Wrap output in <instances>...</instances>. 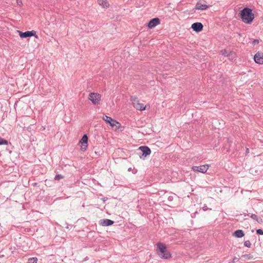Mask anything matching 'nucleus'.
<instances>
[{
	"label": "nucleus",
	"instance_id": "24",
	"mask_svg": "<svg viewBox=\"0 0 263 263\" xmlns=\"http://www.w3.org/2000/svg\"><path fill=\"white\" fill-rule=\"evenodd\" d=\"M256 233L258 235H263V230L261 229L256 230Z\"/></svg>",
	"mask_w": 263,
	"mask_h": 263
},
{
	"label": "nucleus",
	"instance_id": "14",
	"mask_svg": "<svg viewBox=\"0 0 263 263\" xmlns=\"http://www.w3.org/2000/svg\"><path fill=\"white\" fill-rule=\"evenodd\" d=\"M209 7V6L206 4H202L201 3L198 2L195 6V9L197 10H204Z\"/></svg>",
	"mask_w": 263,
	"mask_h": 263
},
{
	"label": "nucleus",
	"instance_id": "11",
	"mask_svg": "<svg viewBox=\"0 0 263 263\" xmlns=\"http://www.w3.org/2000/svg\"><path fill=\"white\" fill-rule=\"evenodd\" d=\"M254 61L258 64H263V52H257L254 56Z\"/></svg>",
	"mask_w": 263,
	"mask_h": 263
},
{
	"label": "nucleus",
	"instance_id": "15",
	"mask_svg": "<svg viewBox=\"0 0 263 263\" xmlns=\"http://www.w3.org/2000/svg\"><path fill=\"white\" fill-rule=\"evenodd\" d=\"M245 235L244 232L241 230H238L234 232V236L237 238L242 237Z\"/></svg>",
	"mask_w": 263,
	"mask_h": 263
},
{
	"label": "nucleus",
	"instance_id": "9",
	"mask_svg": "<svg viewBox=\"0 0 263 263\" xmlns=\"http://www.w3.org/2000/svg\"><path fill=\"white\" fill-rule=\"evenodd\" d=\"M160 24V20L158 17L151 19L147 24V27L149 29H152Z\"/></svg>",
	"mask_w": 263,
	"mask_h": 263
},
{
	"label": "nucleus",
	"instance_id": "10",
	"mask_svg": "<svg viewBox=\"0 0 263 263\" xmlns=\"http://www.w3.org/2000/svg\"><path fill=\"white\" fill-rule=\"evenodd\" d=\"M88 137L86 135H84L80 141L82 144L81 149L83 152L85 151L87 148Z\"/></svg>",
	"mask_w": 263,
	"mask_h": 263
},
{
	"label": "nucleus",
	"instance_id": "16",
	"mask_svg": "<svg viewBox=\"0 0 263 263\" xmlns=\"http://www.w3.org/2000/svg\"><path fill=\"white\" fill-rule=\"evenodd\" d=\"M250 217L252 219L255 220L259 223H262L263 222V220L256 214H252L250 215Z\"/></svg>",
	"mask_w": 263,
	"mask_h": 263
},
{
	"label": "nucleus",
	"instance_id": "12",
	"mask_svg": "<svg viewBox=\"0 0 263 263\" xmlns=\"http://www.w3.org/2000/svg\"><path fill=\"white\" fill-rule=\"evenodd\" d=\"M203 26L199 22L194 23L192 25L191 28L196 32H199L203 30Z\"/></svg>",
	"mask_w": 263,
	"mask_h": 263
},
{
	"label": "nucleus",
	"instance_id": "17",
	"mask_svg": "<svg viewBox=\"0 0 263 263\" xmlns=\"http://www.w3.org/2000/svg\"><path fill=\"white\" fill-rule=\"evenodd\" d=\"M98 4L102 6L104 8H106L108 7V4L106 2V0H98Z\"/></svg>",
	"mask_w": 263,
	"mask_h": 263
},
{
	"label": "nucleus",
	"instance_id": "1",
	"mask_svg": "<svg viewBox=\"0 0 263 263\" xmlns=\"http://www.w3.org/2000/svg\"><path fill=\"white\" fill-rule=\"evenodd\" d=\"M239 16L241 21L248 24H250L254 18L252 9L248 7L242 9L239 13Z\"/></svg>",
	"mask_w": 263,
	"mask_h": 263
},
{
	"label": "nucleus",
	"instance_id": "3",
	"mask_svg": "<svg viewBox=\"0 0 263 263\" xmlns=\"http://www.w3.org/2000/svg\"><path fill=\"white\" fill-rule=\"evenodd\" d=\"M130 101L132 102L134 107L137 110H144L145 109L146 106L143 103H141L138 98L135 96H131Z\"/></svg>",
	"mask_w": 263,
	"mask_h": 263
},
{
	"label": "nucleus",
	"instance_id": "4",
	"mask_svg": "<svg viewBox=\"0 0 263 263\" xmlns=\"http://www.w3.org/2000/svg\"><path fill=\"white\" fill-rule=\"evenodd\" d=\"M103 119L109 124L112 127H116V129H118L120 126V123L116 120L113 119L110 117L105 115L103 117Z\"/></svg>",
	"mask_w": 263,
	"mask_h": 263
},
{
	"label": "nucleus",
	"instance_id": "7",
	"mask_svg": "<svg viewBox=\"0 0 263 263\" xmlns=\"http://www.w3.org/2000/svg\"><path fill=\"white\" fill-rule=\"evenodd\" d=\"M19 35L21 38H26L28 37H31L34 36L35 38L37 39L38 36L36 34V32L34 30L27 31L25 32L21 31H18Z\"/></svg>",
	"mask_w": 263,
	"mask_h": 263
},
{
	"label": "nucleus",
	"instance_id": "20",
	"mask_svg": "<svg viewBox=\"0 0 263 263\" xmlns=\"http://www.w3.org/2000/svg\"><path fill=\"white\" fill-rule=\"evenodd\" d=\"M8 143V142L7 140H6L0 137V145H7Z\"/></svg>",
	"mask_w": 263,
	"mask_h": 263
},
{
	"label": "nucleus",
	"instance_id": "13",
	"mask_svg": "<svg viewBox=\"0 0 263 263\" xmlns=\"http://www.w3.org/2000/svg\"><path fill=\"white\" fill-rule=\"evenodd\" d=\"M114 221L108 219H103L99 221V224L102 226H109L114 223Z\"/></svg>",
	"mask_w": 263,
	"mask_h": 263
},
{
	"label": "nucleus",
	"instance_id": "21",
	"mask_svg": "<svg viewBox=\"0 0 263 263\" xmlns=\"http://www.w3.org/2000/svg\"><path fill=\"white\" fill-rule=\"evenodd\" d=\"M251 242L249 240H246L245 242H244V246L245 247H247L248 248H250L251 247Z\"/></svg>",
	"mask_w": 263,
	"mask_h": 263
},
{
	"label": "nucleus",
	"instance_id": "31",
	"mask_svg": "<svg viewBox=\"0 0 263 263\" xmlns=\"http://www.w3.org/2000/svg\"><path fill=\"white\" fill-rule=\"evenodd\" d=\"M234 54H230V57H228L229 58H230L231 57H232Z\"/></svg>",
	"mask_w": 263,
	"mask_h": 263
},
{
	"label": "nucleus",
	"instance_id": "27",
	"mask_svg": "<svg viewBox=\"0 0 263 263\" xmlns=\"http://www.w3.org/2000/svg\"><path fill=\"white\" fill-rule=\"evenodd\" d=\"M238 259H238V258H237V257H234V258H233V259L232 262H235L236 260H238Z\"/></svg>",
	"mask_w": 263,
	"mask_h": 263
},
{
	"label": "nucleus",
	"instance_id": "19",
	"mask_svg": "<svg viewBox=\"0 0 263 263\" xmlns=\"http://www.w3.org/2000/svg\"><path fill=\"white\" fill-rule=\"evenodd\" d=\"M37 259L36 257H31L28 259V263H37Z\"/></svg>",
	"mask_w": 263,
	"mask_h": 263
},
{
	"label": "nucleus",
	"instance_id": "6",
	"mask_svg": "<svg viewBox=\"0 0 263 263\" xmlns=\"http://www.w3.org/2000/svg\"><path fill=\"white\" fill-rule=\"evenodd\" d=\"M139 150L141 151V155H139L140 158L144 159L145 157L149 156L151 153V149L146 146H141L138 148Z\"/></svg>",
	"mask_w": 263,
	"mask_h": 263
},
{
	"label": "nucleus",
	"instance_id": "29",
	"mask_svg": "<svg viewBox=\"0 0 263 263\" xmlns=\"http://www.w3.org/2000/svg\"><path fill=\"white\" fill-rule=\"evenodd\" d=\"M246 153H249V149L248 148H246Z\"/></svg>",
	"mask_w": 263,
	"mask_h": 263
},
{
	"label": "nucleus",
	"instance_id": "2",
	"mask_svg": "<svg viewBox=\"0 0 263 263\" xmlns=\"http://www.w3.org/2000/svg\"><path fill=\"white\" fill-rule=\"evenodd\" d=\"M156 252L161 258L168 259L172 257V255L167 250L165 245L163 243H157Z\"/></svg>",
	"mask_w": 263,
	"mask_h": 263
},
{
	"label": "nucleus",
	"instance_id": "26",
	"mask_svg": "<svg viewBox=\"0 0 263 263\" xmlns=\"http://www.w3.org/2000/svg\"><path fill=\"white\" fill-rule=\"evenodd\" d=\"M202 209H203V211H205L208 210V209H209L207 207V206H206V205H204V206L202 207Z\"/></svg>",
	"mask_w": 263,
	"mask_h": 263
},
{
	"label": "nucleus",
	"instance_id": "23",
	"mask_svg": "<svg viewBox=\"0 0 263 263\" xmlns=\"http://www.w3.org/2000/svg\"><path fill=\"white\" fill-rule=\"evenodd\" d=\"M63 178L64 177L61 175H57L54 177V179L56 180H59L61 179H63Z\"/></svg>",
	"mask_w": 263,
	"mask_h": 263
},
{
	"label": "nucleus",
	"instance_id": "28",
	"mask_svg": "<svg viewBox=\"0 0 263 263\" xmlns=\"http://www.w3.org/2000/svg\"><path fill=\"white\" fill-rule=\"evenodd\" d=\"M168 200H170V201H172V199H173V197H172V196H170V197H168Z\"/></svg>",
	"mask_w": 263,
	"mask_h": 263
},
{
	"label": "nucleus",
	"instance_id": "18",
	"mask_svg": "<svg viewBox=\"0 0 263 263\" xmlns=\"http://www.w3.org/2000/svg\"><path fill=\"white\" fill-rule=\"evenodd\" d=\"M221 52L222 55L227 57H229L230 54H235V53L232 51L228 53L226 49L222 50Z\"/></svg>",
	"mask_w": 263,
	"mask_h": 263
},
{
	"label": "nucleus",
	"instance_id": "8",
	"mask_svg": "<svg viewBox=\"0 0 263 263\" xmlns=\"http://www.w3.org/2000/svg\"><path fill=\"white\" fill-rule=\"evenodd\" d=\"M209 165L208 164L200 166H194L192 170L195 172H198L202 173H205L208 170Z\"/></svg>",
	"mask_w": 263,
	"mask_h": 263
},
{
	"label": "nucleus",
	"instance_id": "30",
	"mask_svg": "<svg viewBox=\"0 0 263 263\" xmlns=\"http://www.w3.org/2000/svg\"><path fill=\"white\" fill-rule=\"evenodd\" d=\"M17 3L18 5H20V4H22V2H21V1L18 2V1L17 0Z\"/></svg>",
	"mask_w": 263,
	"mask_h": 263
},
{
	"label": "nucleus",
	"instance_id": "5",
	"mask_svg": "<svg viewBox=\"0 0 263 263\" xmlns=\"http://www.w3.org/2000/svg\"><path fill=\"white\" fill-rule=\"evenodd\" d=\"M101 98V96L99 93L95 92L90 93L88 96V99L95 105L99 104Z\"/></svg>",
	"mask_w": 263,
	"mask_h": 263
},
{
	"label": "nucleus",
	"instance_id": "32",
	"mask_svg": "<svg viewBox=\"0 0 263 263\" xmlns=\"http://www.w3.org/2000/svg\"><path fill=\"white\" fill-rule=\"evenodd\" d=\"M246 263H250V262H246Z\"/></svg>",
	"mask_w": 263,
	"mask_h": 263
},
{
	"label": "nucleus",
	"instance_id": "25",
	"mask_svg": "<svg viewBox=\"0 0 263 263\" xmlns=\"http://www.w3.org/2000/svg\"><path fill=\"white\" fill-rule=\"evenodd\" d=\"M259 43V40H254L252 42V44L255 45L256 44H258Z\"/></svg>",
	"mask_w": 263,
	"mask_h": 263
},
{
	"label": "nucleus",
	"instance_id": "22",
	"mask_svg": "<svg viewBox=\"0 0 263 263\" xmlns=\"http://www.w3.org/2000/svg\"><path fill=\"white\" fill-rule=\"evenodd\" d=\"M242 257H245L248 259H251L253 258V256L251 254H245L242 255Z\"/></svg>",
	"mask_w": 263,
	"mask_h": 263
}]
</instances>
